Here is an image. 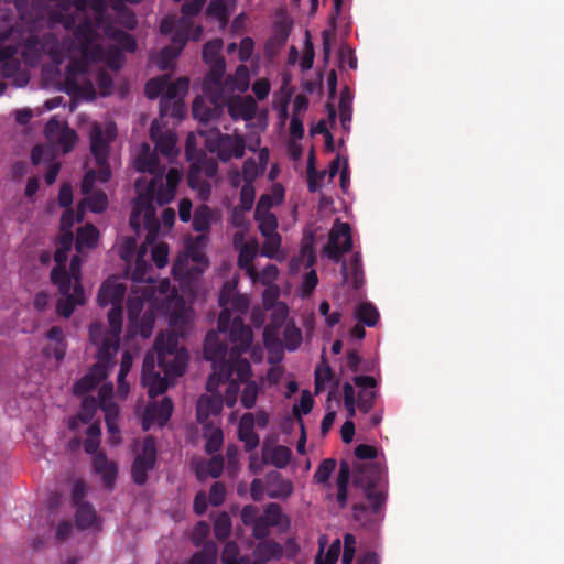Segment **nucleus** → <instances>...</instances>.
Masks as SVG:
<instances>
[{"instance_id": "obj_1", "label": "nucleus", "mask_w": 564, "mask_h": 564, "mask_svg": "<svg viewBox=\"0 0 564 564\" xmlns=\"http://www.w3.org/2000/svg\"><path fill=\"white\" fill-rule=\"evenodd\" d=\"M91 11L94 21L84 17L74 29L73 37L62 43L52 32L36 35L31 30L25 40L24 63L35 65L42 53L47 54L55 64L69 59L67 84L88 94L95 93L91 77L93 67H96L95 78L98 85L102 90L109 89L112 79L104 66L113 70L120 69L124 61L122 50L133 52L137 43L132 35L115 26L107 13L106 0H94Z\"/></svg>"}, {"instance_id": "obj_2", "label": "nucleus", "mask_w": 564, "mask_h": 564, "mask_svg": "<svg viewBox=\"0 0 564 564\" xmlns=\"http://www.w3.org/2000/svg\"><path fill=\"white\" fill-rule=\"evenodd\" d=\"M150 135L155 143V150L150 145L142 143L133 159V165L139 172H148L152 175L150 180L140 177L135 181L138 196L130 216V226L138 232L142 227L148 231L145 242L140 246L135 254L134 269L132 271V281L134 283L153 282V279L147 276L151 268L144 257L148 253V246H152L156 239L160 223L156 218V207L163 206L173 200L177 185L182 178L178 169L172 167L164 176L165 165L161 164L156 152L171 159L176 154V137L174 133L160 132L156 122H152Z\"/></svg>"}, {"instance_id": "obj_3", "label": "nucleus", "mask_w": 564, "mask_h": 564, "mask_svg": "<svg viewBox=\"0 0 564 564\" xmlns=\"http://www.w3.org/2000/svg\"><path fill=\"white\" fill-rule=\"evenodd\" d=\"M167 279L161 281L158 292L152 288V306H156L169 316L172 332L161 333L154 344V351L148 352L142 365V384L148 388L150 398L162 394L167 389V380L184 373L188 355L178 347V337L191 329L194 313L187 307L175 290H170Z\"/></svg>"}, {"instance_id": "obj_4", "label": "nucleus", "mask_w": 564, "mask_h": 564, "mask_svg": "<svg viewBox=\"0 0 564 564\" xmlns=\"http://www.w3.org/2000/svg\"><path fill=\"white\" fill-rule=\"evenodd\" d=\"M127 285L118 276L106 280L98 292L97 301L100 306L112 305L108 313L109 329L99 323L89 327L90 341L98 347V361L79 379L73 388L75 394H84L97 387L107 378L111 359L119 348V335L122 327V300Z\"/></svg>"}, {"instance_id": "obj_5", "label": "nucleus", "mask_w": 564, "mask_h": 564, "mask_svg": "<svg viewBox=\"0 0 564 564\" xmlns=\"http://www.w3.org/2000/svg\"><path fill=\"white\" fill-rule=\"evenodd\" d=\"M252 330L245 325L239 317L232 321L229 339L232 347L227 354V347L218 339L216 332L212 330L206 335L204 355L207 360L213 361V372L208 378L206 389L208 392L216 391L220 383L228 381L236 372L237 381L246 383L250 381L251 366L241 355L246 352L252 341Z\"/></svg>"}, {"instance_id": "obj_6", "label": "nucleus", "mask_w": 564, "mask_h": 564, "mask_svg": "<svg viewBox=\"0 0 564 564\" xmlns=\"http://www.w3.org/2000/svg\"><path fill=\"white\" fill-rule=\"evenodd\" d=\"M117 137V127L113 122H108L102 127L99 123H93L90 127V151L95 159L97 171L89 170L84 176L82 192L87 197L83 199L77 209L76 220L84 219L85 208L88 207L94 213H100L106 209L108 198L101 191L91 192L96 181L105 183L111 176L108 164L109 144Z\"/></svg>"}, {"instance_id": "obj_7", "label": "nucleus", "mask_w": 564, "mask_h": 564, "mask_svg": "<svg viewBox=\"0 0 564 564\" xmlns=\"http://www.w3.org/2000/svg\"><path fill=\"white\" fill-rule=\"evenodd\" d=\"M94 0H58L57 8L52 10L48 19L50 31L53 33L55 24H62L64 29L70 30L82 20L88 7L91 8ZM116 12L119 23L133 30L137 26L134 13L124 6V2L139 3L141 0H109Z\"/></svg>"}, {"instance_id": "obj_8", "label": "nucleus", "mask_w": 564, "mask_h": 564, "mask_svg": "<svg viewBox=\"0 0 564 564\" xmlns=\"http://www.w3.org/2000/svg\"><path fill=\"white\" fill-rule=\"evenodd\" d=\"M41 23L39 20L29 22L22 17L20 23H17L9 32L2 34V43L0 44V77L10 78L19 73L21 63L17 55L20 50L21 55H23L25 40L31 30L34 34L42 35ZM22 57L24 58V56Z\"/></svg>"}, {"instance_id": "obj_9", "label": "nucleus", "mask_w": 564, "mask_h": 564, "mask_svg": "<svg viewBox=\"0 0 564 564\" xmlns=\"http://www.w3.org/2000/svg\"><path fill=\"white\" fill-rule=\"evenodd\" d=\"M82 260L74 256L70 261L69 271L66 269L54 268L51 272L52 282L58 286L63 295L57 302V313L64 317H69L76 305L85 303V293L80 284Z\"/></svg>"}, {"instance_id": "obj_10", "label": "nucleus", "mask_w": 564, "mask_h": 564, "mask_svg": "<svg viewBox=\"0 0 564 564\" xmlns=\"http://www.w3.org/2000/svg\"><path fill=\"white\" fill-rule=\"evenodd\" d=\"M195 139V134L191 133L186 140V156L191 161L187 182L193 189L199 192L202 197H206L210 193L208 180L217 174L218 163L213 156L196 151Z\"/></svg>"}, {"instance_id": "obj_11", "label": "nucleus", "mask_w": 564, "mask_h": 564, "mask_svg": "<svg viewBox=\"0 0 564 564\" xmlns=\"http://www.w3.org/2000/svg\"><path fill=\"white\" fill-rule=\"evenodd\" d=\"M193 21L188 18L165 17L160 25V32L164 35L173 33L172 44L163 47L158 57L156 64L162 70L170 68L172 62L180 55L187 40L189 39Z\"/></svg>"}, {"instance_id": "obj_12", "label": "nucleus", "mask_w": 564, "mask_h": 564, "mask_svg": "<svg viewBox=\"0 0 564 564\" xmlns=\"http://www.w3.org/2000/svg\"><path fill=\"white\" fill-rule=\"evenodd\" d=\"M206 148L212 153H217L219 160L228 162L232 158L241 159L245 155L246 143L240 134H224L219 129L208 131L200 130Z\"/></svg>"}, {"instance_id": "obj_13", "label": "nucleus", "mask_w": 564, "mask_h": 564, "mask_svg": "<svg viewBox=\"0 0 564 564\" xmlns=\"http://www.w3.org/2000/svg\"><path fill=\"white\" fill-rule=\"evenodd\" d=\"M206 245V235H198L188 242L186 256L178 257L173 264V274L176 279H185L204 271L208 264L204 252Z\"/></svg>"}, {"instance_id": "obj_14", "label": "nucleus", "mask_w": 564, "mask_h": 564, "mask_svg": "<svg viewBox=\"0 0 564 564\" xmlns=\"http://www.w3.org/2000/svg\"><path fill=\"white\" fill-rule=\"evenodd\" d=\"M238 284V278H232L230 281L226 282L219 294V305L223 307L219 317H218V330L220 333H229L232 325L230 310H234L239 313H243L249 307V299L247 295L237 294L236 288ZM240 316H236V318Z\"/></svg>"}, {"instance_id": "obj_15", "label": "nucleus", "mask_w": 564, "mask_h": 564, "mask_svg": "<svg viewBox=\"0 0 564 564\" xmlns=\"http://www.w3.org/2000/svg\"><path fill=\"white\" fill-rule=\"evenodd\" d=\"M221 48L223 41L220 39L207 42L203 48V59L210 67L204 79V86L205 89L214 94V96H217L220 90V84H223L226 69L225 61L219 57Z\"/></svg>"}, {"instance_id": "obj_16", "label": "nucleus", "mask_w": 564, "mask_h": 564, "mask_svg": "<svg viewBox=\"0 0 564 564\" xmlns=\"http://www.w3.org/2000/svg\"><path fill=\"white\" fill-rule=\"evenodd\" d=\"M204 97H197L193 102V116L195 119L204 123L218 122L224 113L227 96L225 95V85L220 84V90L217 96L207 91L203 85Z\"/></svg>"}, {"instance_id": "obj_17", "label": "nucleus", "mask_w": 564, "mask_h": 564, "mask_svg": "<svg viewBox=\"0 0 564 564\" xmlns=\"http://www.w3.org/2000/svg\"><path fill=\"white\" fill-rule=\"evenodd\" d=\"M254 219L258 223L259 230L264 238L261 248V254L268 258H274L281 247V236L278 232V218L274 214H257Z\"/></svg>"}, {"instance_id": "obj_18", "label": "nucleus", "mask_w": 564, "mask_h": 564, "mask_svg": "<svg viewBox=\"0 0 564 564\" xmlns=\"http://www.w3.org/2000/svg\"><path fill=\"white\" fill-rule=\"evenodd\" d=\"M351 247L350 226L347 223L336 220L328 234V242L324 247L325 254L329 259L338 261L344 253L350 251Z\"/></svg>"}, {"instance_id": "obj_19", "label": "nucleus", "mask_w": 564, "mask_h": 564, "mask_svg": "<svg viewBox=\"0 0 564 564\" xmlns=\"http://www.w3.org/2000/svg\"><path fill=\"white\" fill-rule=\"evenodd\" d=\"M156 459V446L153 437L148 436L142 442L141 452L137 455L131 467V476L135 484L143 485L148 480V471L153 469Z\"/></svg>"}, {"instance_id": "obj_20", "label": "nucleus", "mask_w": 564, "mask_h": 564, "mask_svg": "<svg viewBox=\"0 0 564 564\" xmlns=\"http://www.w3.org/2000/svg\"><path fill=\"white\" fill-rule=\"evenodd\" d=\"M357 468L360 471L359 481L366 485V496L370 507L376 511L384 505L386 500L384 495L375 485L380 469L372 463L359 464Z\"/></svg>"}, {"instance_id": "obj_21", "label": "nucleus", "mask_w": 564, "mask_h": 564, "mask_svg": "<svg viewBox=\"0 0 564 564\" xmlns=\"http://www.w3.org/2000/svg\"><path fill=\"white\" fill-rule=\"evenodd\" d=\"M112 383L102 384L98 393L99 406L105 412V421L109 434H119V406L112 401Z\"/></svg>"}, {"instance_id": "obj_22", "label": "nucleus", "mask_w": 564, "mask_h": 564, "mask_svg": "<svg viewBox=\"0 0 564 564\" xmlns=\"http://www.w3.org/2000/svg\"><path fill=\"white\" fill-rule=\"evenodd\" d=\"M173 412V402L164 398L160 403L149 402L143 414V430H149L153 424L163 426L170 420Z\"/></svg>"}, {"instance_id": "obj_23", "label": "nucleus", "mask_w": 564, "mask_h": 564, "mask_svg": "<svg viewBox=\"0 0 564 564\" xmlns=\"http://www.w3.org/2000/svg\"><path fill=\"white\" fill-rule=\"evenodd\" d=\"M152 292V285H134L131 293L128 296V318L130 324H134L138 322V318L140 317V314L143 308V304L148 302L150 304V308H154L155 306H152L153 296Z\"/></svg>"}, {"instance_id": "obj_24", "label": "nucleus", "mask_w": 564, "mask_h": 564, "mask_svg": "<svg viewBox=\"0 0 564 564\" xmlns=\"http://www.w3.org/2000/svg\"><path fill=\"white\" fill-rule=\"evenodd\" d=\"M93 473L100 477L104 487L112 490L118 475V465L104 452L97 453L91 462Z\"/></svg>"}, {"instance_id": "obj_25", "label": "nucleus", "mask_w": 564, "mask_h": 564, "mask_svg": "<svg viewBox=\"0 0 564 564\" xmlns=\"http://www.w3.org/2000/svg\"><path fill=\"white\" fill-rule=\"evenodd\" d=\"M203 394L197 401V420L200 424L210 423L212 417H218L223 409V397L216 391Z\"/></svg>"}, {"instance_id": "obj_26", "label": "nucleus", "mask_w": 564, "mask_h": 564, "mask_svg": "<svg viewBox=\"0 0 564 564\" xmlns=\"http://www.w3.org/2000/svg\"><path fill=\"white\" fill-rule=\"evenodd\" d=\"M225 106L234 120H251L257 111V104L251 96L230 98L229 95Z\"/></svg>"}, {"instance_id": "obj_27", "label": "nucleus", "mask_w": 564, "mask_h": 564, "mask_svg": "<svg viewBox=\"0 0 564 564\" xmlns=\"http://www.w3.org/2000/svg\"><path fill=\"white\" fill-rule=\"evenodd\" d=\"M354 381L356 386L360 388L357 406L361 412L367 413L371 409L376 397V380L373 377L369 376H357Z\"/></svg>"}, {"instance_id": "obj_28", "label": "nucleus", "mask_w": 564, "mask_h": 564, "mask_svg": "<svg viewBox=\"0 0 564 564\" xmlns=\"http://www.w3.org/2000/svg\"><path fill=\"white\" fill-rule=\"evenodd\" d=\"M293 484L285 479L278 471H272L267 476V492L272 499H286L293 492Z\"/></svg>"}, {"instance_id": "obj_29", "label": "nucleus", "mask_w": 564, "mask_h": 564, "mask_svg": "<svg viewBox=\"0 0 564 564\" xmlns=\"http://www.w3.org/2000/svg\"><path fill=\"white\" fill-rule=\"evenodd\" d=\"M254 415L245 413L239 422L238 435L240 441L245 443L247 451L254 449L259 444V436L253 432Z\"/></svg>"}, {"instance_id": "obj_30", "label": "nucleus", "mask_w": 564, "mask_h": 564, "mask_svg": "<svg viewBox=\"0 0 564 564\" xmlns=\"http://www.w3.org/2000/svg\"><path fill=\"white\" fill-rule=\"evenodd\" d=\"M344 283L358 290L364 284V272L361 269V261L359 254H354L350 262V268L344 262L341 267Z\"/></svg>"}, {"instance_id": "obj_31", "label": "nucleus", "mask_w": 564, "mask_h": 564, "mask_svg": "<svg viewBox=\"0 0 564 564\" xmlns=\"http://www.w3.org/2000/svg\"><path fill=\"white\" fill-rule=\"evenodd\" d=\"M249 69L245 65H240L237 67L236 73L232 77L224 80L225 85V95L228 97L234 90H238L243 93L249 87Z\"/></svg>"}, {"instance_id": "obj_32", "label": "nucleus", "mask_w": 564, "mask_h": 564, "mask_svg": "<svg viewBox=\"0 0 564 564\" xmlns=\"http://www.w3.org/2000/svg\"><path fill=\"white\" fill-rule=\"evenodd\" d=\"M284 189L281 185L275 184L271 193L261 195L254 213L257 214H272L270 210L273 206H278L283 202Z\"/></svg>"}, {"instance_id": "obj_33", "label": "nucleus", "mask_w": 564, "mask_h": 564, "mask_svg": "<svg viewBox=\"0 0 564 564\" xmlns=\"http://www.w3.org/2000/svg\"><path fill=\"white\" fill-rule=\"evenodd\" d=\"M203 436L206 438L205 448L207 453L212 454L220 448L224 435L221 429L214 421L203 425Z\"/></svg>"}, {"instance_id": "obj_34", "label": "nucleus", "mask_w": 564, "mask_h": 564, "mask_svg": "<svg viewBox=\"0 0 564 564\" xmlns=\"http://www.w3.org/2000/svg\"><path fill=\"white\" fill-rule=\"evenodd\" d=\"M99 232L95 226L87 224L77 231L76 249L83 252L85 248L91 249L96 247Z\"/></svg>"}, {"instance_id": "obj_35", "label": "nucleus", "mask_w": 564, "mask_h": 564, "mask_svg": "<svg viewBox=\"0 0 564 564\" xmlns=\"http://www.w3.org/2000/svg\"><path fill=\"white\" fill-rule=\"evenodd\" d=\"M258 252V245L256 242H247L242 246L238 257V264L243 269L248 276L256 275V269L252 261Z\"/></svg>"}, {"instance_id": "obj_36", "label": "nucleus", "mask_w": 564, "mask_h": 564, "mask_svg": "<svg viewBox=\"0 0 564 564\" xmlns=\"http://www.w3.org/2000/svg\"><path fill=\"white\" fill-rule=\"evenodd\" d=\"M224 468V459L220 455L213 456L208 462H202L197 465L196 475L199 479L207 476L217 478Z\"/></svg>"}, {"instance_id": "obj_37", "label": "nucleus", "mask_w": 564, "mask_h": 564, "mask_svg": "<svg viewBox=\"0 0 564 564\" xmlns=\"http://www.w3.org/2000/svg\"><path fill=\"white\" fill-rule=\"evenodd\" d=\"M74 236L72 231H62L61 237L57 240V248L54 254V259L57 263L55 268H64V263L67 260V253L72 248Z\"/></svg>"}, {"instance_id": "obj_38", "label": "nucleus", "mask_w": 564, "mask_h": 564, "mask_svg": "<svg viewBox=\"0 0 564 564\" xmlns=\"http://www.w3.org/2000/svg\"><path fill=\"white\" fill-rule=\"evenodd\" d=\"M76 507L77 510L75 519L78 528L87 529L93 527L97 520L96 511L93 508V506L87 502H83L80 505H77Z\"/></svg>"}, {"instance_id": "obj_39", "label": "nucleus", "mask_w": 564, "mask_h": 564, "mask_svg": "<svg viewBox=\"0 0 564 564\" xmlns=\"http://www.w3.org/2000/svg\"><path fill=\"white\" fill-rule=\"evenodd\" d=\"M212 220V209L206 205L199 206L194 213L193 228L196 231L202 232L200 235H205V232H207L210 228Z\"/></svg>"}, {"instance_id": "obj_40", "label": "nucleus", "mask_w": 564, "mask_h": 564, "mask_svg": "<svg viewBox=\"0 0 564 564\" xmlns=\"http://www.w3.org/2000/svg\"><path fill=\"white\" fill-rule=\"evenodd\" d=\"M218 555V549L215 543H206L203 549L193 554L188 564H215Z\"/></svg>"}, {"instance_id": "obj_41", "label": "nucleus", "mask_w": 564, "mask_h": 564, "mask_svg": "<svg viewBox=\"0 0 564 564\" xmlns=\"http://www.w3.org/2000/svg\"><path fill=\"white\" fill-rule=\"evenodd\" d=\"M154 312L153 308H149L144 314L138 318V322L130 324L131 328H134L135 333H139L142 337L149 338L152 335L154 328Z\"/></svg>"}, {"instance_id": "obj_42", "label": "nucleus", "mask_w": 564, "mask_h": 564, "mask_svg": "<svg viewBox=\"0 0 564 564\" xmlns=\"http://www.w3.org/2000/svg\"><path fill=\"white\" fill-rule=\"evenodd\" d=\"M355 316L359 323L371 327L378 322L379 313L372 304L361 303L356 307Z\"/></svg>"}, {"instance_id": "obj_43", "label": "nucleus", "mask_w": 564, "mask_h": 564, "mask_svg": "<svg viewBox=\"0 0 564 564\" xmlns=\"http://www.w3.org/2000/svg\"><path fill=\"white\" fill-rule=\"evenodd\" d=\"M189 80L186 77L180 78L176 82H170L167 78L166 84V99H178L182 98L188 90Z\"/></svg>"}, {"instance_id": "obj_44", "label": "nucleus", "mask_w": 564, "mask_h": 564, "mask_svg": "<svg viewBox=\"0 0 564 564\" xmlns=\"http://www.w3.org/2000/svg\"><path fill=\"white\" fill-rule=\"evenodd\" d=\"M166 84L167 76L150 79L145 85V95L150 99H154L160 95H163V98H166Z\"/></svg>"}, {"instance_id": "obj_45", "label": "nucleus", "mask_w": 564, "mask_h": 564, "mask_svg": "<svg viewBox=\"0 0 564 564\" xmlns=\"http://www.w3.org/2000/svg\"><path fill=\"white\" fill-rule=\"evenodd\" d=\"M118 253L127 265H131V261L135 253L137 242L134 238L124 237L118 243Z\"/></svg>"}, {"instance_id": "obj_46", "label": "nucleus", "mask_w": 564, "mask_h": 564, "mask_svg": "<svg viewBox=\"0 0 564 564\" xmlns=\"http://www.w3.org/2000/svg\"><path fill=\"white\" fill-rule=\"evenodd\" d=\"M264 167L257 163L254 159H247L242 166L243 182L253 184V182L264 173Z\"/></svg>"}, {"instance_id": "obj_47", "label": "nucleus", "mask_w": 564, "mask_h": 564, "mask_svg": "<svg viewBox=\"0 0 564 564\" xmlns=\"http://www.w3.org/2000/svg\"><path fill=\"white\" fill-rule=\"evenodd\" d=\"M336 460L333 458L324 459L314 473L313 479L317 484H326L335 470Z\"/></svg>"}, {"instance_id": "obj_48", "label": "nucleus", "mask_w": 564, "mask_h": 564, "mask_svg": "<svg viewBox=\"0 0 564 564\" xmlns=\"http://www.w3.org/2000/svg\"><path fill=\"white\" fill-rule=\"evenodd\" d=\"M291 449L286 446L278 445L272 448L270 462L278 468H284L291 459Z\"/></svg>"}, {"instance_id": "obj_49", "label": "nucleus", "mask_w": 564, "mask_h": 564, "mask_svg": "<svg viewBox=\"0 0 564 564\" xmlns=\"http://www.w3.org/2000/svg\"><path fill=\"white\" fill-rule=\"evenodd\" d=\"M231 532V520L227 512H221L215 520L214 533L219 540H224L229 536Z\"/></svg>"}, {"instance_id": "obj_50", "label": "nucleus", "mask_w": 564, "mask_h": 564, "mask_svg": "<svg viewBox=\"0 0 564 564\" xmlns=\"http://www.w3.org/2000/svg\"><path fill=\"white\" fill-rule=\"evenodd\" d=\"M260 387L256 381H248L241 394V404L246 409H252L256 405Z\"/></svg>"}, {"instance_id": "obj_51", "label": "nucleus", "mask_w": 564, "mask_h": 564, "mask_svg": "<svg viewBox=\"0 0 564 564\" xmlns=\"http://www.w3.org/2000/svg\"><path fill=\"white\" fill-rule=\"evenodd\" d=\"M99 402L97 403L95 398L85 397L76 419L80 420L83 423H88L94 417Z\"/></svg>"}, {"instance_id": "obj_52", "label": "nucleus", "mask_w": 564, "mask_h": 564, "mask_svg": "<svg viewBox=\"0 0 564 564\" xmlns=\"http://www.w3.org/2000/svg\"><path fill=\"white\" fill-rule=\"evenodd\" d=\"M279 275V270L276 265L269 264L261 272L256 271V275L249 276L252 282H259L263 285H271Z\"/></svg>"}, {"instance_id": "obj_53", "label": "nucleus", "mask_w": 564, "mask_h": 564, "mask_svg": "<svg viewBox=\"0 0 564 564\" xmlns=\"http://www.w3.org/2000/svg\"><path fill=\"white\" fill-rule=\"evenodd\" d=\"M279 546L272 542H260L254 549V556L263 562L269 561L278 553Z\"/></svg>"}, {"instance_id": "obj_54", "label": "nucleus", "mask_w": 564, "mask_h": 564, "mask_svg": "<svg viewBox=\"0 0 564 564\" xmlns=\"http://www.w3.org/2000/svg\"><path fill=\"white\" fill-rule=\"evenodd\" d=\"M285 346L289 350H295L302 341V333L299 328L288 325L283 333Z\"/></svg>"}, {"instance_id": "obj_55", "label": "nucleus", "mask_w": 564, "mask_h": 564, "mask_svg": "<svg viewBox=\"0 0 564 564\" xmlns=\"http://www.w3.org/2000/svg\"><path fill=\"white\" fill-rule=\"evenodd\" d=\"M207 14L225 24L228 20V12L224 0H213L207 8Z\"/></svg>"}, {"instance_id": "obj_56", "label": "nucleus", "mask_w": 564, "mask_h": 564, "mask_svg": "<svg viewBox=\"0 0 564 564\" xmlns=\"http://www.w3.org/2000/svg\"><path fill=\"white\" fill-rule=\"evenodd\" d=\"M339 117L344 129H348L351 121V100L349 96L341 94L339 105Z\"/></svg>"}, {"instance_id": "obj_57", "label": "nucleus", "mask_w": 564, "mask_h": 564, "mask_svg": "<svg viewBox=\"0 0 564 564\" xmlns=\"http://www.w3.org/2000/svg\"><path fill=\"white\" fill-rule=\"evenodd\" d=\"M76 139L75 131L66 127L65 130H63V132L56 138L54 143L59 145L63 152L66 153L73 149Z\"/></svg>"}, {"instance_id": "obj_58", "label": "nucleus", "mask_w": 564, "mask_h": 564, "mask_svg": "<svg viewBox=\"0 0 564 564\" xmlns=\"http://www.w3.org/2000/svg\"><path fill=\"white\" fill-rule=\"evenodd\" d=\"M152 260L158 268H164L169 262V247L161 242L152 247Z\"/></svg>"}, {"instance_id": "obj_59", "label": "nucleus", "mask_w": 564, "mask_h": 564, "mask_svg": "<svg viewBox=\"0 0 564 564\" xmlns=\"http://www.w3.org/2000/svg\"><path fill=\"white\" fill-rule=\"evenodd\" d=\"M356 552V538L351 533L344 535V553L341 564H351Z\"/></svg>"}, {"instance_id": "obj_60", "label": "nucleus", "mask_w": 564, "mask_h": 564, "mask_svg": "<svg viewBox=\"0 0 564 564\" xmlns=\"http://www.w3.org/2000/svg\"><path fill=\"white\" fill-rule=\"evenodd\" d=\"M254 186L253 184L243 183L240 191V206L243 210H250L254 202Z\"/></svg>"}, {"instance_id": "obj_61", "label": "nucleus", "mask_w": 564, "mask_h": 564, "mask_svg": "<svg viewBox=\"0 0 564 564\" xmlns=\"http://www.w3.org/2000/svg\"><path fill=\"white\" fill-rule=\"evenodd\" d=\"M288 37L289 32L285 29L276 31L274 35L267 42L265 50L270 53H274L286 43Z\"/></svg>"}, {"instance_id": "obj_62", "label": "nucleus", "mask_w": 564, "mask_h": 564, "mask_svg": "<svg viewBox=\"0 0 564 564\" xmlns=\"http://www.w3.org/2000/svg\"><path fill=\"white\" fill-rule=\"evenodd\" d=\"M263 517L271 524V527L279 525L282 519L281 507L274 502L269 503L264 509Z\"/></svg>"}, {"instance_id": "obj_63", "label": "nucleus", "mask_w": 564, "mask_h": 564, "mask_svg": "<svg viewBox=\"0 0 564 564\" xmlns=\"http://www.w3.org/2000/svg\"><path fill=\"white\" fill-rule=\"evenodd\" d=\"M67 126H65L64 122H59L55 118H52L45 126V135L46 138L53 143L55 142L56 138L59 135V133L65 130Z\"/></svg>"}, {"instance_id": "obj_64", "label": "nucleus", "mask_w": 564, "mask_h": 564, "mask_svg": "<svg viewBox=\"0 0 564 564\" xmlns=\"http://www.w3.org/2000/svg\"><path fill=\"white\" fill-rule=\"evenodd\" d=\"M228 387L226 389L225 397L223 398V404L225 403L228 408H232L237 402L239 392V382L237 380H228Z\"/></svg>"}]
</instances>
